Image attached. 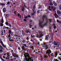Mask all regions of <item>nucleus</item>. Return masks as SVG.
I'll return each mask as SVG.
<instances>
[{"label": "nucleus", "instance_id": "aec40b11", "mask_svg": "<svg viewBox=\"0 0 61 61\" xmlns=\"http://www.w3.org/2000/svg\"><path fill=\"white\" fill-rule=\"evenodd\" d=\"M12 30H9V34H11V33L12 32Z\"/></svg>", "mask_w": 61, "mask_h": 61}, {"label": "nucleus", "instance_id": "5fc2aeb1", "mask_svg": "<svg viewBox=\"0 0 61 61\" xmlns=\"http://www.w3.org/2000/svg\"><path fill=\"white\" fill-rule=\"evenodd\" d=\"M1 59L2 60V61H5V60L3 58H2Z\"/></svg>", "mask_w": 61, "mask_h": 61}, {"label": "nucleus", "instance_id": "a19ab883", "mask_svg": "<svg viewBox=\"0 0 61 61\" xmlns=\"http://www.w3.org/2000/svg\"><path fill=\"white\" fill-rule=\"evenodd\" d=\"M26 33H30V32H29V31L28 30L26 31Z\"/></svg>", "mask_w": 61, "mask_h": 61}, {"label": "nucleus", "instance_id": "c9c22d12", "mask_svg": "<svg viewBox=\"0 0 61 61\" xmlns=\"http://www.w3.org/2000/svg\"><path fill=\"white\" fill-rule=\"evenodd\" d=\"M1 25L0 26H4V24L2 23H0Z\"/></svg>", "mask_w": 61, "mask_h": 61}, {"label": "nucleus", "instance_id": "e2e57ef3", "mask_svg": "<svg viewBox=\"0 0 61 61\" xmlns=\"http://www.w3.org/2000/svg\"><path fill=\"white\" fill-rule=\"evenodd\" d=\"M46 45V43H43V45Z\"/></svg>", "mask_w": 61, "mask_h": 61}, {"label": "nucleus", "instance_id": "4d7b16f0", "mask_svg": "<svg viewBox=\"0 0 61 61\" xmlns=\"http://www.w3.org/2000/svg\"><path fill=\"white\" fill-rule=\"evenodd\" d=\"M23 21H26V19H24Z\"/></svg>", "mask_w": 61, "mask_h": 61}, {"label": "nucleus", "instance_id": "13d9d810", "mask_svg": "<svg viewBox=\"0 0 61 61\" xmlns=\"http://www.w3.org/2000/svg\"><path fill=\"white\" fill-rule=\"evenodd\" d=\"M23 51H26L27 50H25V48H24L23 49Z\"/></svg>", "mask_w": 61, "mask_h": 61}, {"label": "nucleus", "instance_id": "412c9836", "mask_svg": "<svg viewBox=\"0 0 61 61\" xmlns=\"http://www.w3.org/2000/svg\"><path fill=\"white\" fill-rule=\"evenodd\" d=\"M10 42H14V40L11 39L10 40V39H9Z\"/></svg>", "mask_w": 61, "mask_h": 61}, {"label": "nucleus", "instance_id": "6ab92c4d", "mask_svg": "<svg viewBox=\"0 0 61 61\" xmlns=\"http://www.w3.org/2000/svg\"><path fill=\"white\" fill-rule=\"evenodd\" d=\"M39 33L40 34V35H41V34H42L43 33V32H42L41 31H39Z\"/></svg>", "mask_w": 61, "mask_h": 61}, {"label": "nucleus", "instance_id": "f8f14e48", "mask_svg": "<svg viewBox=\"0 0 61 61\" xmlns=\"http://www.w3.org/2000/svg\"><path fill=\"white\" fill-rule=\"evenodd\" d=\"M32 59L31 58H30L29 59H28V60L27 61H34V60H33V59H32L31 60V59Z\"/></svg>", "mask_w": 61, "mask_h": 61}, {"label": "nucleus", "instance_id": "6e6d98bb", "mask_svg": "<svg viewBox=\"0 0 61 61\" xmlns=\"http://www.w3.org/2000/svg\"><path fill=\"white\" fill-rule=\"evenodd\" d=\"M57 23H59V20H57Z\"/></svg>", "mask_w": 61, "mask_h": 61}, {"label": "nucleus", "instance_id": "f704fd0d", "mask_svg": "<svg viewBox=\"0 0 61 61\" xmlns=\"http://www.w3.org/2000/svg\"><path fill=\"white\" fill-rule=\"evenodd\" d=\"M33 48H34V47L33 46H31L30 47V48H31V49H33Z\"/></svg>", "mask_w": 61, "mask_h": 61}, {"label": "nucleus", "instance_id": "dca6fc26", "mask_svg": "<svg viewBox=\"0 0 61 61\" xmlns=\"http://www.w3.org/2000/svg\"><path fill=\"white\" fill-rule=\"evenodd\" d=\"M50 5H53V4L52 3L51 1H50Z\"/></svg>", "mask_w": 61, "mask_h": 61}, {"label": "nucleus", "instance_id": "c03bdc74", "mask_svg": "<svg viewBox=\"0 0 61 61\" xmlns=\"http://www.w3.org/2000/svg\"><path fill=\"white\" fill-rule=\"evenodd\" d=\"M12 58L13 59V60H16V58Z\"/></svg>", "mask_w": 61, "mask_h": 61}, {"label": "nucleus", "instance_id": "c85d7f7f", "mask_svg": "<svg viewBox=\"0 0 61 61\" xmlns=\"http://www.w3.org/2000/svg\"><path fill=\"white\" fill-rule=\"evenodd\" d=\"M10 1H8L6 5H10Z\"/></svg>", "mask_w": 61, "mask_h": 61}, {"label": "nucleus", "instance_id": "052dcab7", "mask_svg": "<svg viewBox=\"0 0 61 61\" xmlns=\"http://www.w3.org/2000/svg\"><path fill=\"white\" fill-rule=\"evenodd\" d=\"M28 17H29V18L30 17H31V16H30V15H28Z\"/></svg>", "mask_w": 61, "mask_h": 61}, {"label": "nucleus", "instance_id": "4c0bfd02", "mask_svg": "<svg viewBox=\"0 0 61 61\" xmlns=\"http://www.w3.org/2000/svg\"><path fill=\"white\" fill-rule=\"evenodd\" d=\"M26 39L27 40H29V38H28V37H27L26 38Z\"/></svg>", "mask_w": 61, "mask_h": 61}, {"label": "nucleus", "instance_id": "774afa93", "mask_svg": "<svg viewBox=\"0 0 61 61\" xmlns=\"http://www.w3.org/2000/svg\"><path fill=\"white\" fill-rule=\"evenodd\" d=\"M22 48L23 49H24V48H25V46H22Z\"/></svg>", "mask_w": 61, "mask_h": 61}, {"label": "nucleus", "instance_id": "58836bf2", "mask_svg": "<svg viewBox=\"0 0 61 61\" xmlns=\"http://www.w3.org/2000/svg\"><path fill=\"white\" fill-rule=\"evenodd\" d=\"M23 46H25V47H28V46H27V47L26 46V44H24L23 45Z\"/></svg>", "mask_w": 61, "mask_h": 61}, {"label": "nucleus", "instance_id": "de8ad7c7", "mask_svg": "<svg viewBox=\"0 0 61 61\" xmlns=\"http://www.w3.org/2000/svg\"><path fill=\"white\" fill-rule=\"evenodd\" d=\"M6 54L7 55V56H9V52L7 53Z\"/></svg>", "mask_w": 61, "mask_h": 61}, {"label": "nucleus", "instance_id": "4468645a", "mask_svg": "<svg viewBox=\"0 0 61 61\" xmlns=\"http://www.w3.org/2000/svg\"><path fill=\"white\" fill-rule=\"evenodd\" d=\"M25 7H22V9H21L22 11H23V12H24V10L25 9Z\"/></svg>", "mask_w": 61, "mask_h": 61}, {"label": "nucleus", "instance_id": "bf43d9fd", "mask_svg": "<svg viewBox=\"0 0 61 61\" xmlns=\"http://www.w3.org/2000/svg\"><path fill=\"white\" fill-rule=\"evenodd\" d=\"M51 8V7L50 6H49L48 7V9H50Z\"/></svg>", "mask_w": 61, "mask_h": 61}, {"label": "nucleus", "instance_id": "423d86ee", "mask_svg": "<svg viewBox=\"0 0 61 61\" xmlns=\"http://www.w3.org/2000/svg\"><path fill=\"white\" fill-rule=\"evenodd\" d=\"M48 45H46L45 46H43L44 48H45V47H47L46 48V50H47V49H48Z\"/></svg>", "mask_w": 61, "mask_h": 61}, {"label": "nucleus", "instance_id": "49530a36", "mask_svg": "<svg viewBox=\"0 0 61 61\" xmlns=\"http://www.w3.org/2000/svg\"><path fill=\"white\" fill-rule=\"evenodd\" d=\"M22 42H23V43H25V40H24L22 41Z\"/></svg>", "mask_w": 61, "mask_h": 61}, {"label": "nucleus", "instance_id": "864d4df0", "mask_svg": "<svg viewBox=\"0 0 61 61\" xmlns=\"http://www.w3.org/2000/svg\"><path fill=\"white\" fill-rule=\"evenodd\" d=\"M3 32H4L5 33V30H3Z\"/></svg>", "mask_w": 61, "mask_h": 61}, {"label": "nucleus", "instance_id": "4be33fe9", "mask_svg": "<svg viewBox=\"0 0 61 61\" xmlns=\"http://www.w3.org/2000/svg\"><path fill=\"white\" fill-rule=\"evenodd\" d=\"M4 22V19H2L1 21V23H3Z\"/></svg>", "mask_w": 61, "mask_h": 61}, {"label": "nucleus", "instance_id": "f03ea898", "mask_svg": "<svg viewBox=\"0 0 61 61\" xmlns=\"http://www.w3.org/2000/svg\"><path fill=\"white\" fill-rule=\"evenodd\" d=\"M60 43L59 42H56V41H54L53 44L55 46H57V45H60Z\"/></svg>", "mask_w": 61, "mask_h": 61}, {"label": "nucleus", "instance_id": "ea45409f", "mask_svg": "<svg viewBox=\"0 0 61 61\" xmlns=\"http://www.w3.org/2000/svg\"><path fill=\"white\" fill-rule=\"evenodd\" d=\"M5 24L7 25H8V23L7 22H6L5 23Z\"/></svg>", "mask_w": 61, "mask_h": 61}, {"label": "nucleus", "instance_id": "a211bd4d", "mask_svg": "<svg viewBox=\"0 0 61 61\" xmlns=\"http://www.w3.org/2000/svg\"><path fill=\"white\" fill-rule=\"evenodd\" d=\"M43 36V35L42 34H41L40 36L39 37V38H41V37H42V36Z\"/></svg>", "mask_w": 61, "mask_h": 61}, {"label": "nucleus", "instance_id": "b1692460", "mask_svg": "<svg viewBox=\"0 0 61 61\" xmlns=\"http://www.w3.org/2000/svg\"><path fill=\"white\" fill-rule=\"evenodd\" d=\"M5 5V4L4 3H2L0 4V5H2V6H4V5Z\"/></svg>", "mask_w": 61, "mask_h": 61}, {"label": "nucleus", "instance_id": "79ce46f5", "mask_svg": "<svg viewBox=\"0 0 61 61\" xmlns=\"http://www.w3.org/2000/svg\"><path fill=\"white\" fill-rule=\"evenodd\" d=\"M3 50H1L0 49V53H2V52H3Z\"/></svg>", "mask_w": 61, "mask_h": 61}, {"label": "nucleus", "instance_id": "473e14b6", "mask_svg": "<svg viewBox=\"0 0 61 61\" xmlns=\"http://www.w3.org/2000/svg\"><path fill=\"white\" fill-rule=\"evenodd\" d=\"M39 34H37L36 36V37H37L38 38L39 37Z\"/></svg>", "mask_w": 61, "mask_h": 61}, {"label": "nucleus", "instance_id": "bb28decb", "mask_svg": "<svg viewBox=\"0 0 61 61\" xmlns=\"http://www.w3.org/2000/svg\"><path fill=\"white\" fill-rule=\"evenodd\" d=\"M0 43L1 44H2V45H4V44H3V41H1L0 42Z\"/></svg>", "mask_w": 61, "mask_h": 61}, {"label": "nucleus", "instance_id": "cd10ccee", "mask_svg": "<svg viewBox=\"0 0 61 61\" xmlns=\"http://www.w3.org/2000/svg\"><path fill=\"white\" fill-rule=\"evenodd\" d=\"M53 61H58V60L57 59H53Z\"/></svg>", "mask_w": 61, "mask_h": 61}, {"label": "nucleus", "instance_id": "f3484780", "mask_svg": "<svg viewBox=\"0 0 61 61\" xmlns=\"http://www.w3.org/2000/svg\"><path fill=\"white\" fill-rule=\"evenodd\" d=\"M36 12H35L34 11V12H33V13H32L31 14V15L32 16H33V15H35V14L36 13Z\"/></svg>", "mask_w": 61, "mask_h": 61}, {"label": "nucleus", "instance_id": "09e8293b", "mask_svg": "<svg viewBox=\"0 0 61 61\" xmlns=\"http://www.w3.org/2000/svg\"><path fill=\"white\" fill-rule=\"evenodd\" d=\"M27 18H28V16H27L25 17V19H26Z\"/></svg>", "mask_w": 61, "mask_h": 61}, {"label": "nucleus", "instance_id": "680f3d73", "mask_svg": "<svg viewBox=\"0 0 61 61\" xmlns=\"http://www.w3.org/2000/svg\"><path fill=\"white\" fill-rule=\"evenodd\" d=\"M53 26H54V25H55V26H56V24H55L54 23L53 24Z\"/></svg>", "mask_w": 61, "mask_h": 61}, {"label": "nucleus", "instance_id": "9d476101", "mask_svg": "<svg viewBox=\"0 0 61 61\" xmlns=\"http://www.w3.org/2000/svg\"><path fill=\"white\" fill-rule=\"evenodd\" d=\"M53 3L54 5H55L56 6H57V4H56V2H55V1H53Z\"/></svg>", "mask_w": 61, "mask_h": 61}, {"label": "nucleus", "instance_id": "39448f33", "mask_svg": "<svg viewBox=\"0 0 61 61\" xmlns=\"http://www.w3.org/2000/svg\"><path fill=\"white\" fill-rule=\"evenodd\" d=\"M49 36V35H47L46 36L45 38V40L46 41H47V40H48V37Z\"/></svg>", "mask_w": 61, "mask_h": 61}, {"label": "nucleus", "instance_id": "72a5a7b5", "mask_svg": "<svg viewBox=\"0 0 61 61\" xmlns=\"http://www.w3.org/2000/svg\"><path fill=\"white\" fill-rule=\"evenodd\" d=\"M39 13H40V10H39L37 11V14H39Z\"/></svg>", "mask_w": 61, "mask_h": 61}, {"label": "nucleus", "instance_id": "7ed1b4c3", "mask_svg": "<svg viewBox=\"0 0 61 61\" xmlns=\"http://www.w3.org/2000/svg\"><path fill=\"white\" fill-rule=\"evenodd\" d=\"M52 52L50 50H48L46 52V53L47 54H48L50 55L51 53Z\"/></svg>", "mask_w": 61, "mask_h": 61}, {"label": "nucleus", "instance_id": "1a4fd4ad", "mask_svg": "<svg viewBox=\"0 0 61 61\" xmlns=\"http://www.w3.org/2000/svg\"><path fill=\"white\" fill-rule=\"evenodd\" d=\"M46 23L44 25V26H46V25H47V23H48V19L47 18L46 19Z\"/></svg>", "mask_w": 61, "mask_h": 61}, {"label": "nucleus", "instance_id": "20e7f679", "mask_svg": "<svg viewBox=\"0 0 61 61\" xmlns=\"http://www.w3.org/2000/svg\"><path fill=\"white\" fill-rule=\"evenodd\" d=\"M13 57H17L18 58L19 57L18 55L15 53L13 54Z\"/></svg>", "mask_w": 61, "mask_h": 61}, {"label": "nucleus", "instance_id": "37998d69", "mask_svg": "<svg viewBox=\"0 0 61 61\" xmlns=\"http://www.w3.org/2000/svg\"><path fill=\"white\" fill-rule=\"evenodd\" d=\"M24 7H25V8H26L27 7L26 6L25 4L24 5Z\"/></svg>", "mask_w": 61, "mask_h": 61}, {"label": "nucleus", "instance_id": "a878e982", "mask_svg": "<svg viewBox=\"0 0 61 61\" xmlns=\"http://www.w3.org/2000/svg\"><path fill=\"white\" fill-rule=\"evenodd\" d=\"M11 34H9V35L8 36V37H7V38H10V37H11Z\"/></svg>", "mask_w": 61, "mask_h": 61}, {"label": "nucleus", "instance_id": "a18cd8bd", "mask_svg": "<svg viewBox=\"0 0 61 61\" xmlns=\"http://www.w3.org/2000/svg\"><path fill=\"white\" fill-rule=\"evenodd\" d=\"M11 35V36H13V32H11V34H10Z\"/></svg>", "mask_w": 61, "mask_h": 61}, {"label": "nucleus", "instance_id": "338daca9", "mask_svg": "<svg viewBox=\"0 0 61 61\" xmlns=\"http://www.w3.org/2000/svg\"><path fill=\"white\" fill-rule=\"evenodd\" d=\"M34 28L35 29H36V25L34 26Z\"/></svg>", "mask_w": 61, "mask_h": 61}, {"label": "nucleus", "instance_id": "8fccbe9b", "mask_svg": "<svg viewBox=\"0 0 61 61\" xmlns=\"http://www.w3.org/2000/svg\"><path fill=\"white\" fill-rule=\"evenodd\" d=\"M13 13L15 14V15H16V11H15V12H14Z\"/></svg>", "mask_w": 61, "mask_h": 61}, {"label": "nucleus", "instance_id": "ddd939ff", "mask_svg": "<svg viewBox=\"0 0 61 61\" xmlns=\"http://www.w3.org/2000/svg\"><path fill=\"white\" fill-rule=\"evenodd\" d=\"M22 35H25V33H24V32L23 30H22Z\"/></svg>", "mask_w": 61, "mask_h": 61}, {"label": "nucleus", "instance_id": "c756f323", "mask_svg": "<svg viewBox=\"0 0 61 61\" xmlns=\"http://www.w3.org/2000/svg\"><path fill=\"white\" fill-rule=\"evenodd\" d=\"M59 10H61V5H60L59 6Z\"/></svg>", "mask_w": 61, "mask_h": 61}, {"label": "nucleus", "instance_id": "0eeeda50", "mask_svg": "<svg viewBox=\"0 0 61 61\" xmlns=\"http://www.w3.org/2000/svg\"><path fill=\"white\" fill-rule=\"evenodd\" d=\"M35 7H36V5H35L33 6V9H32V10L33 11V13H34L35 12Z\"/></svg>", "mask_w": 61, "mask_h": 61}, {"label": "nucleus", "instance_id": "f257e3e1", "mask_svg": "<svg viewBox=\"0 0 61 61\" xmlns=\"http://www.w3.org/2000/svg\"><path fill=\"white\" fill-rule=\"evenodd\" d=\"M46 18V16L45 15H43L42 16V21H41V20H39V26L40 27L42 28H43L44 27H43V25H42V23H43L44 22V21L45 20V18Z\"/></svg>", "mask_w": 61, "mask_h": 61}, {"label": "nucleus", "instance_id": "6e6552de", "mask_svg": "<svg viewBox=\"0 0 61 61\" xmlns=\"http://www.w3.org/2000/svg\"><path fill=\"white\" fill-rule=\"evenodd\" d=\"M3 12L4 13H5L6 12V9L5 8H4L3 9Z\"/></svg>", "mask_w": 61, "mask_h": 61}, {"label": "nucleus", "instance_id": "9b49d317", "mask_svg": "<svg viewBox=\"0 0 61 61\" xmlns=\"http://www.w3.org/2000/svg\"><path fill=\"white\" fill-rule=\"evenodd\" d=\"M54 15L56 18H57V17H59V16H58L57 15V14H56V13H55ZM56 16L57 17H56Z\"/></svg>", "mask_w": 61, "mask_h": 61}, {"label": "nucleus", "instance_id": "5701e85b", "mask_svg": "<svg viewBox=\"0 0 61 61\" xmlns=\"http://www.w3.org/2000/svg\"><path fill=\"white\" fill-rule=\"evenodd\" d=\"M48 20H50L49 22L50 23H51L52 22V20L51 19H49Z\"/></svg>", "mask_w": 61, "mask_h": 61}, {"label": "nucleus", "instance_id": "7c9ffc66", "mask_svg": "<svg viewBox=\"0 0 61 61\" xmlns=\"http://www.w3.org/2000/svg\"><path fill=\"white\" fill-rule=\"evenodd\" d=\"M4 27H5V29H6H6H8V27H5V26H4Z\"/></svg>", "mask_w": 61, "mask_h": 61}, {"label": "nucleus", "instance_id": "3c124183", "mask_svg": "<svg viewBox=\"0 0 61 61\" xmlns=\"http://www.w3.org/2000/svg\"><path fill=\"white\" fill-rule=\"evenodd\" d=\"M54 8V6H51V9H53Z\"/></svg>", "mask_w": 61, "mask_h": 61}, {"label": "nucleus", "instance_id": "603ef678", "mask_svg": "<svg viewBox=\"0 0 61 61\" xmlns=\"http://www.w3.org/2000/svg\"><path fill=\"white\" fill-rule=\"evenodd\" d=\"M20 14H19V13H18V16H19H19H20Z\"/></svg>", "mask_w": 61, "mask_h": 61}, {"label": "nucleus", "instance_id": "2eb2a0df", "mask_svg": "<svg viewBox=\"0 0 61 61\" xmlns=\"http://www.w3.org/2000/svg\"><path fill=\"white\" fill-rule=\"evenodd\" d=\"M57 13L58 14L60 15L61 14V12L59 11H57Z\"/></svg>", "mask_w": 61, "mask_h": 61}, {"label": "nucleus", "instance_id": "0e129e2a", "mask_svg": "<svg viewBox=\"0 0 61 61\" xmlns=\"http://www.w3.org/2000/svg\"><path fill=\"white\" fill-rule=\"evenodd\" d=\"M56 9V8H54L53 10V11H55V9Z\"/></svg>", "mask_w": 61, "mask_h": 61}, {"label": "nucleus", "instance_id": "e433bc0d", "mask_svg": "<svg viewBox=\"0 0 61 61\" xmlns=\"http://www.w3.org/2000/svg\"><path fill=\"white\" fill-rule=\"evenodd\" d=\"M2 46H3V47H4V48H6V46H5V45H4V44H3Z\"/></svg>", "mask_w": 61, "mask_h": 61}, {"label": "nucleus", "instance_id": "69168bd1", "mask_svg": "<svg viewBox=\"0 0 61 61\" xmlns=\"http://www.w3.org/2000/svg\"><path fill=\"white\" fill-rule=\"evenodd\" d=\"M31 44V43L29 42V43H28V45H30Z\"/></svg>", "mask_w": 61, "mask_h": 61}, {"label": "nucleus", "instance_id": "2f4dec72", "mask_svg": "<svg viewBox=\"0 0 61 61\" xmlns=\"http://www.w3.org/2000/svg\"><path fill=\"white\" fill-rule=\"evenodd\" d=\"M53 27L54 29H56V26H54Z\"/></svg>", "mask_w": 61, "mask_h": 61}, {"label": "nucleus", "instance_id": "393cba45", "mask_svg": "<svg viewBox=\"0 0 61 61\" xmlns=\"http://www.w3.org/2000/svg\"><path fill=\"white\" fill-rule=\"evenodd\" d=\"M57 55H58V53H57V52H56L55 53V57H56V56H57Z\"/></svg>", "mask_w": 61, "mask_h": 61}]
</instances>
